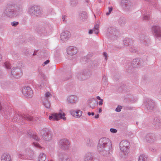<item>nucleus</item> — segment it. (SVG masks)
I'll return each instance as SVG.
<instances>
[{"label": "nucleus", "instance_id": "1", "mask_svg": "<svg viewBox=\"0 0 161 161\" xmlns=\"http://www.w3.org/2000/svg\"><path fill=\"white\" fill-rule=\"evenodd\" d=\"M97 150L101 155H108L112 151V143L110 140L106 137L100 138L97 144Z\"/></svg>", "mask_w": 161, "mask_h": 161}, {"label": "nucleus", "instance_id": "2", "mask_svg": "<svg viewBox=\"0 0 161 161\" xmlns=\"http://www.w3.org/2000/svg\"><path fill=\"white\" fill-rule=\"evenodd\" d=\"M22 7L17 8H6L5 9L3 14L7 17L12 19L19 17L22 14Z\"/></svg>", "mask_w": 161, "mask_h": 161}, {"label": "nucleus", "instance_id": "3", "mask_svg": "<svg viewBox=\"0 0 161 161\" xmlns=\"http://www.w3.org/2000/svg\"><path fill=\"white\" fill-rule=\"evenodd\" d=\"M3 66L7 69H9L10 76L16 78H19L22 75V72L20 68L15 67L10 69L11 67V64L8 62H6L4 63Z\"/></svg>", "mask_w": 161, "mask_h": 161}, {"label": "nucleus", "instance_id": "4", "mask_svg": "<svg viewBox=\"0 0 161 161\" xmlns=\"http://www.w3.org/2000/svg\"><path fill=\"white\" fill-rule=\"evenodd\" d=\"M41 136L42 139L46 142H49L52 140V134L48 128L42 129L41 131Z\"/></svg>", "mask_w": 161, "mask_h": 161}, {"label": "nucleus", "instance_id": "5", "mask_svg": "<svg viewBox=\"0 0 161 161\" xmlns=\"http://www.w3.org/2000/svg\"><path fill=\"white\" fill-rule=\"evenodd\" d=\"M28 13L31 16H38L42 13V11L39 7L34 5L29 7L28 10Z\"/></svg>", "mask_w": 161, "mask_h": 161}, {"label": "nucleus", "instance_id": "6", "mask_svg": "<svg viewBox=\"0 0 161 161\" xmlns=\"http://www.w3.org/2000/svg\"><path fill=\"white\" fill-rule=\"evenodd\" d=\"M130 146V143L125 140L122 141L119 144V147L121 151L125 155H126L128 153L129 149Z\"/></svg>", "mask_w": 161, "mask_h": 161}, {"label": "nucleus", "instance_id": "7", "mask_svg": "<svg viewBox=\"0 0 161 161\" xmlns=\"http://www.w3.org/2000/svg\"><path fill=\"white\" fill-rule=\"evenodd\" d=\"M58 144L59 147L63 150H68L70 147V142L68 139L65 138L60 140Z\"/></svg>", "mask_w": 161, "mask_h": 161}, {"label": "nucleus", "instance_id": "8", "mask_svg": "<svg viewBox=\"0 0 161 161\" xmlns=\"http://www.w3.org/2000/svg\"><path fill=\"white\" fill-rule=\"evenodd\" d=\"M120 5L124 10L128 11L132 9L133 3L130 0H121Z\"/></svg>", "mask_w": 161, "mask_h": 161}, {"label": "nucleus", "instance_id": "9", "mask_svg": "<svg viewBox=\"0 0 161 161\" xmlns=\"http://www.w3.org/2000/svg\"><path fill=\"white\" fill-rule=\"evenodd\" d=\"M34 152L33 150L27 148L25 150L24 153L23 154L19 153L18 155L19 158L22 159H25L28 156L30 157L31 158L33 159L34 158Z\"/></svg>", "mask_w": 161, "mask_h": 161}, {"label": "nucleus", "instance_id": "10", "mask_svg": "<svg viewBox=\"0 0 161 161\" xmlns=\"http://www.w3.org/2000/svg\"><path fill=\"white\" fill-rule=\"evenodd\" d=\"M152 30L156 39L161 40V27L159 25H153Z\"/></svg>", "mask_w": 161, "mask_h": 161}, {"label": "nucleus", "instance_id": "11", "mask_svg": "<svg viewBox=\"0 0 161 161\" xmlns=\"http://www.w3.org/2000/svg\"><path fill=\"white\" fill-rule=\"evenodd\" d=\"M65 114L63 112L54 114L50 116L49 119L50 120L53 119V120H58L60 119H63L64 120L66 119L65 116Z\"/></svg>", "mask_w": 161, "mask_h": 161}, {"label": "nucleus", "instance_id": "12", "mask_svg": "<svg viewBox=\"0 0 161 161\" xmlns=\"http://www.w3.org/2000/svg\"><path fill=\"white\" fill-rule=\"evenodd\" d=\"M22 93L25 96L28 97H31L33 95V91L29 86L23 87L22 89Z\"/></svg>", "mask_w": 161, "mask_h": 161}, {"label": "nucleus", "instance_id": "13", "mask_svg": "<svg viewBox=\"0 0 161 161\" xmlns=\"http://www.w3.org/2000/svg\"><path fill=\"white\" fill-rule=\"evenodd\" d=\"M83 161H99V160L98 158L94 157L92 153L87 152L84 156Z\"/></svg>", "mask_w": 161, "mask_h": 161}, {"label": "nucleus", "instance_id": "14", "mask_svg": "<svg viewBox=\"0 0 161 161\" xmlns=\"http://www.w3.org/2000/svg\"><path fill=\"white\" fill-rule=\"evenodd\" d=\"M25 119L29 120H33V118L31 116H25L22 115H19V114H16L14 116V117L13 118L14 121V122H17L20 120V121H22L23 120Z\"/></svg>", "mask_w": 161, "mask_h": 161}, {"label": "nucleus", "instance_id": "15", "mask_svg": "<svg viewBox=\"0 0 161 161\" xmlns=\"http://www.w3.org/2000/svg\"><path fill=\"white\" fill-rule=\"evenodd\" d=\"M58 161H70V158L64 152H59L58 154Z\"/></svg>", "mask_w": 161, "mask_h": 161}, {"label": "nucleus", "instance_id": "16", "mask_svg": "<svg viewBox=\"0 0 161 161\" xmlns=\"http://www.w3.org/2000/svg\"><path fill=\"white\" fill-rule=\"evenodd\" d=\"M70 36V33L69 31L62 32L60 35V39L64 42H66Z\"/></svg>", "mask_w": 161, "mask_h": 161}, {"label": "nucleus", "instance_id": "17", "mask_svg": "<svg viewBox=\"0 0 161 161\" xmlns=\"http://www.w3.org/2000/svg\"><path fill=\"white\" fill-rule=\"evenodd\" d=\"M153 127L156 129L161 128V119L159 118L156 117L153 120Z\"/></svg>", "mask_w": 161, "mask_h": 161}, {"label": "nucleus", "instance_id": "18", "mask_svg": "<svg viewBox=\"0 0 161 161\" xmlns=\"http://www.w3.org/2000/svg\"><path fill=\"white\" fill-rule=\"evenodd\" d=\"M78 50L76 47L73 46H70L67 48V52L68 55L72 56L75 54Z\"/></svg>", "mask_w": 161, "mask_h": 161}, {"label": "nucleus", "instance_id": "19", "mask_svg": "<svg viewBox=\"0 0 161 161\" xmlns=\"http://www.w3.org/2000/svg\"><path fill=\"white\" fill-rule=\"evenodd\" d=\"M116 29L114 28L110 27L109 28L107 31V36L109 38H111L116 34Z\"/></svg>", "mask_w": 161, "mask_h": 161}, {"label": "nucleus", "instance_id": "20", "mask_svg": "<svg viewBox=\"0 0 161 161\" xmlns=\"http://www.w3.org/2000/svg\"><path fill=\"white\" fill-rule=\"evenodd\" d=\"M156 136L153 133H149L147 135L146 137V141L149 142H153L155 140Z\"/></svg>", "mask_w": 161, "mask_h": 161}, {"label": "nucleus", "instance_id": "21", "mask_svg": "<svg viewBox=\"0 0 161 161\" xmlns=\"http://www.w3.org/2000/svg\"><path fill=\"white\" fill-rule=\"evenodd\" d=\"M70 113L71 115L75 117L79 118L82 115V112L80 110L75 111L72 110L70 111Z\"/></svg>", "mask_w": 161, "mask_h": 161}, {"label": "nucleus", "instance_id": "22", "mask_svg": "<svg viewBox=\"0 0 161 161\" xmlns=\"http://www.w3.org/2000/svg\"><path fill=\"white\" fill-rule=\"evenodd\" d=\"M147 104L146 107L148 110H152L154 108L155 106V102L153 100L151 99H147Z\"/></svg>", "mask_w": 161, "mask_h": 161}, {"label": "nucleus", "instance_id": "23", "mask_svg": "<svg viewBox=\"0 0 161 161\" xmlns=\"http://www.w3.org/2000/svg\"><path fill=\"white\" fill-rule=\"evenodd\" d=\"M140 39L142 43L144 45H146L150 42V40L149 38L144 35H141L140 36Z\"/></svg>", "mask_w": 161, "mask_h": 161}, {"label": "nucleus", "instance_id": "24", "mask_svg": "<svg viewBox=\"0 0 161 161\" xmlns=\"http://www.w3.org/2000/svg\"><path fill=\"white\" fill-rule=\"evenodd\" d=\"M67 101L70 103H75L77 100V97L75 95H71L67 97Z\"/></svg>", "mask_w": 161, "mask_h": 161}, {"label": "nucleus", "instance_id": "25", "mask_svg": "<svg viewBox=\"0 0 161 161\" xmlns=\"http://www.w3.org/2000/svg\"><path fill=\"white\" fill-rule=\"evenodd\" d=\"M1 161H11V158L10 155L8 154H3L1 157Z\"/></svg>", "mask_w": 161, "mask_h": 161}, {"label": "nucleus", "instance_id": "26", "mask_svg": "<svg viewBox=\"0 0 161 161\" xmlns=\"http://www.w3.org/2000/svg\"><path fill=\"white\" fill-rule=\"evenodd\" d=\"M10 82L9 81H2L1 83V86L3 89H6L11 86Z\"/></svg>", "mask_w": 161, "mask_h": 161}, {"label": "nucleus", "instance_id": "27", "mask_svg": "<svg viewBox=\"0 0 161 161\" xmlns=\"http://www.w3.org/2000/svg\"><path fill=\"white\" fill-rule=\"evenodd\" d=\"M99 25L98 24H96L94 26L92 29L90 30L89 31L88 33L89 34H91L93 32L95 33V34H97L98 33V28Z\"/></svg>", "mask_w": 161, "mask_h": 161}, {"label": "nucleus", "instance_id": "28", "mask_svg": "<svg viewBox=\"0 0 161 161\" xmlns=\"http://www.w3.org/2000/svg\"><path fill=\"white\" fill-rule=\"evenodd\" d=\"M79 17L81 20L84 21L87 18V13L85 11L81 12L79 14Z\"/></svg>", "mask_w": 161, "mask_h": 161}, {"label": "nucleus", "instance_id": "29", "mask_svg": "<svg viewBox=\"0 0 161 161\" xmlns=\"http://www.w3.org/2000/svg\"><path fill=\"white\" fill-rule=\"evenodd\" d=\"M96 102L94 98H92L89 99L88 101V104L90 108L92 109L94 108L96 105Z\"/></svg>", "mask_w": 161, "mask_h": 161}, {"label": "nucleus", "instance_id": "30", "mask_svg": "<svg viewBox=\"0 0 161 161\" xmlns=\"http://www.w3.org/2000/svg\"><path fill=\"white\" fill-rule=\"evenodd\" d=\"M43 105L47 108H49L50 107V103L49 100L42 99Z\"/></svg>", "mask_w": 161, "mask_h": 161}, {"label": "nucleus", "instance_id": "31", "mask_svg": "<svg viewBox=\"0 0 161 161\" xmlns=\"http://www.w3.org/2000/svg\"><path fill=\"white\" fill-rule=\"evenodd\" d=\"M43 105L47 108H49L50 107V103L49 100L42 99Z\"/></svg>", "mask_w": 161, "mask_h": 161}, {"label": "nucleus", "instance_id": "32", "mask_svg": "<svg viewBox=\"0 0 161 161\" xmlns=\"http://www.w3.org/2000/svg\"><path fill=\"white\" fill-rule=\"evenodd\" d=\"M133 42L131 39L125 38L123 41V43L125 46H128V45H130Z\"/></svg>", "mask_w": 161, "mask_h": 161}, {"label": "nucleus", "instance_id": "33", "mask_svg": "<svg viewBox=\"0 0 161 161\" xmlns=\"http://www.w3.org/2000/svg\"><path fill=\"white\" fill-rule=\"evenodd\" d=\"M27 133L29 136L31 137L33 139L35 140L36 141H39V140H40V139L37 136L33 134H32V131L29 130L27 132Z\"/></svg>", "mask_w": 161, "mask_h": 161}, {"label": "nucleus", "instance_id": "34", "mask_svg": "<svg viewBox=\"0 0 161 161\" xmlns=\"http://www.w3.org/2000/svg\"><path fill=\"white\" fill-rule=\"evenodd\" d=\"M141 61L138 58L134 59L132 62V64L134 65V67H137V66L140 65Z\"/></svg>", "mask_w": 161, "mask_h": 161}, {"label": "nucleus", "instance_id": "35", "mask_svg": "<svg viewBox=\"0 0 161 161\" xmlns=\"http://www.w3.org/2000/svg\"><path fill=\"white\" fill-rule=\"evenodd\" d=\"M76 76L80 80H84L86 78L85 74L82 72L77 73Z\"/></svg>", "mask_w": 161, "mask_h": 161}, {"label": "nucleus", "instance_id": "36", "mask_svg": "<svg viewBox=\"0 0 161 161\" xmlns=\"http://www.w3.org/2000/svg\"><path fill=\"white\" fill-rule=\"evenodd\" d=\"M38 78L41 80H42L46 78V76L44 74L42 71H39L37 76Z\"/></svg>", "mask_w": 161, "mask_h": 161}, {"label": "nucleus", "instance_id": "37", "mask_svg": "<svg viewBox=\"0 0 161 161\" xmlns=\"http://www.w3.org/2000/svg\"><path fill=\"white\" fill-rule=\"evenodd\" d=\"M51 97V94L49 92H47L45 94L44 96L42 97V99L49 100Z\"/></svg>", "mask_w": 161, "mask_h": 161}, {"label": "nucleus", "instance_id": "38", "mask_svg": "<svg viewBox=\"0 0 161 161\" xmlns=\"http://www.w3.org/2000/svg\"><path fill=\"white\" fill-rule=\"evenodd\" d=\"M138 161H147V158L144 155H141L139 157Z\"/></svg>", "mask_w": 161, "mask_h": 161}, {"label": "nucleus", "instance_id": "39", "mask_svg": "<svg viewBox=\"0 0 161 161\" xmlns=\"http://www.w3.org/2000/svg\"><path fill=\"white\" fill-rule=\"evenodd\" d=\"M125 22V19L124 18H120L119 20V23L121 25H124Z\"/></svg>", "mask_w": 161, "mask_h": 161}, {"label": "nucleus", "instance_id": "40", "mask_svg": "<svg viewBox=\"0 0 161 161\" xmlns=\"http://www.w3.org/2000/svg\"><path fill=\"white\" fill-rule=\"evenodd\" d=\"M130 51L132 53H135L138 51V49L135 47L131 46L130 48Z\"/></svg>", "mask_w": 161, "mask_h": 161}, {"label": "nucleus", "instance_id": "41", "mask_svg": "<svg viewBox=\"0 0 161 161\" xmlns=\"http://www.w3.org/2000/svg\"><path fill=\"white\" fill-rule=\"evenodd\" d=\"M150 18L149 14L147 12H145L143 14V18L144 20H148Z\"/></svg>", "mask_w": 161, "mask_h": 161}, {"label": "nucleus", "instance_id": "42", "mask_svg": "<svg viewBox=\"0 0 161 161\" xmlns=\"http://www.w3.org/2000/svg\"><path fill=\"white\" fill-rule=\"evenodd\" d=\"M108 11L106 13V15H109L111 13L113 9V8L112 7H108Z\"/></svg>", "mask_w": 161, "mask_h": 161}, {"label": "nucleus", "instance_id": "43", "mask_svg": "<svg viewBox=\"0 0 161 161\" xmlns=\"http://www.w3.org/2000/svg\"><path fill=\"white\" fill-rule=\"evenodd\" d=\"M19 24V22L17 21H13L11 23V25L12 26L14 27H16Z\"/></svg>", "mask_w": 161, "mask_h": 161}, {"label": "nucleus", "instance_id": "44", "mask_svg": "<svg viewBox=\"0 0 161 161\" xmlns=\"http://www.w3.org/2000/svg\"><path fill=\"white\" fill-rule=\"evenodd\" d=\"M102 80L103 84L104 85H107L106 77L105 76H104Z\"/></svg>", "mask_w": 161, "mask_h": 161}, {"label": "nucleus", "instance_id": "45", "mask_svg": "<svg viewBox=\"0 0 161 161\" xmlns=\"http://www.w3.org/2000/svg\"><path fill=\"white\" fill-rule=\"evenodd\" d=\"M33 145L36 147L41 148V146L38 143L36 142H34L33 143Z\"/></svg>", "mask_w": 161, "mask_h": 161}, {"label": "nucleus", "instance_id": "46", "mask_svg": "<svg viewBox=\"0 0 161 161\" xmlns=\"http://www.w3.org/2000/svg\"><path fill=\"white\" fill-rule=\"evenodd\" d=\"M122 107L120 106H118L116 108L115 111L117 112H119L121 111Z\"/></svg>", "mask_w": 161, "mask_h": 161}, {"label": "nucleus", "instance_id": "47", "mask_svg": "<svg viewBox=\"0 0 161 161\" xmlns=\"http://www.w3.org/2000/svg\"><path fill=\"white\" fill-rule=\"evenodd\" d=\"M70 4L72 6H74L77 4L75 0L71 1L70 2Z\"/></svg>", "mask_w": 161, "mask_h": 161}, {"label": "nucleus", "instance_id": "48", "mask_svg": "<svg viewBox=\"0 0 161 161\" xmlns=\"http://www.w3.org/2000/svg\"><path fill=\"white\" fill-rule=\"evenodd\" d=\"M76 161H81L82 158L80 157L76 156L75 157Z\"/></svg>", "mask_w": 161, "mask_h": 161}, {"label": "nucleus", "instance_id": "49", "mask_svg": "<svg viewBox=\"0 0 161 161\" xmlns=\"http://www.w3.org/2000/svg\"><path fill=\"white\" fill-rule=\"evenodd\" d=\"M110 131L113 133H116L117 132V130L115 129L114 128H111L110 130Z\"/></svg>", "mask_w": 161, "mask_h": 161}, {"label": "nucleus", "instance_id": "50", "mask_svg": "<svg viewBox=\"0 0 161 161\" xmlns=\"http://www.w3.org/2000/svg\"><path fill=\"white\" fill-rule=\"evenodd\" d=\"M49 62V60H46V61L44 62L43 64H42V65L43 66H44L45 65L48 64Z\"/></svg>", "mask_w": 161, "mask_h": 161}, {"label": "nucleus", "instance_id": "51", "mask_svg": "<svg viewBox=\"0 0 161 161\" xmlns=\"http://www.w3.org/2000/svg\"><path fill=\"white\" fill-rule=\"evenodd\" d=\"M66 17V16L65 15H63L62 16V20L64 22H65V19Z\"/></svg>", "mask_w": 161, "mask_h": 161}, {"label": "nucleus", "instance_id": "52", "mask_svg": "<svg viewBox=\"0 0 161 161\" xmlns=\"http://www.w3.org/2000/svg\"><path fill=\"white\" fill-rule=\"evenodd\" d=\"M92 140L90 139H88L87 140V142L88 144H89V142H90L91 143H92Z\"/></svg>", "mask_w": 161, "mask_h": 161}, {"label": "nucleus", "instance_id": "53", "mask_svg": "<svg viewBox=\"0 0 161 161\" xmlns=\"http://www.w3.org/2000/svg\"><path fill=\"white\" fill-rule=\"evenodd\" d=\"M88 114V115H89V116H90L91 115H92V116H93L95 114H94V112H92V113H91L90 112H88L87 113Z\"/></svg>", "mask_w": 161, "mask_h": 161}, {"label": "nucleus", "instance_id": "54", "mask_svg": "<svg viewBox=\"0 0 161 161\" xmlns=\"http://www.w3.org/2000/svg\"><path fill=\"white\" fill-rule=\"evenodd\" d=\"M103 100L102 99L100 100V101H99L98 103V104L99 105H101L103 104Z\"/></svg>", "mask_w": 161, "mask_h": 161}, {"label": "nucleus", "instance_id": "55", "mask_svg": "<svg viewBox=\"0 0 161 161\" xmlns=\"http://www.w3.org/2000/svg\"><path fill=\"white\" fill-rule=\"evenodd\" d=\"M103 55L105 56V59H106L108 57V55L107 53L104 52L103 53Z\"/></svg>", "mask_w": 161, "mask_h": 161}, {"label": "nucleus", "instance_id": "56", "mask_svg": "<svg viewBox=\"0 0 161 161\" xmlns=\"http://www.w3.org/2000/svg\"><path fill=\"white\" fill-rule=\"evenodd\" d=\"M99 117V115L98 114H97L95 115V119L98 118Z\"/></svg>", "mask_w": 161, "mask_h": 161}, {"label": "nucleus", "instance_id": "57", "mask_svg": "<svg viewBox=\"0 0 161 161\" xmlns=\"http://www.w3.org/2000/svg\"><path fill=\"white\" fill-rule=\"evenodd\" d=\"M96 98L98 99V100H101V99H101V98L100 97H99V96H97L96 97Z\"/></svg>", "mask_w": 161, "mask_h": 161}, {"label": "nucleus", "instance_id": "58", "mask_svg": "<svg viewBox=\"0 0 161 161\" xmlns=\"http://www.w3.org/2000/svg\"><path fill=\"white\" fill-rule=\"evenodd\" d=\"M102 108H100L99 109V113H101L102 112Z\"/></svg>", "mask_w": 161, "mask_h": 161}, {"label": "nucleus", "instance_id": "59", "mask_svg": "<svg viewBox=\"0 0 161 161\" xmlns=\"http://www.w3.org/2000/svg\"><path fill=\"white\" fill-rule=\"evenodd\" d=\"M37 52V51L36 50V51H35L33 55H36V52Z\"/></svg>", "mask_w": 161, "mask_h": 161}, {"label": "nucleus", "instance_id": "60", "mask_svg": "<svg viewBox=\"0 0 161 161\" xmlns=\"http://www.w3.org/2000/svg\"><path fill=\"white\" fill-rule=\"evenodd\" d=\"M2 56L1 54L0 53V61H1L2 60Z\"/></svg>", "mask_w": 161, "mask_h": 161}, {"label": "nucleus", "instance_id": "61", "mask_svg": "<svg viewBox=\"0 0 161 161\" xmlns=\"http://www.w3.org/2000/svg\"><path fill=\"white\" fill-rule=\"evenodd\" d=\"M2 75V72L0 70V76H1Z\"/></svg>", "mask_w": 161, "mask_h": 161}, {"label": "nucleus", "instance_id": "62", "mask_svg": "<svg viewBox=\"0 0 161 161\" xmlns=\"http://www.w3.org/2000/svg\"><path fill=\"white\" fill-rule=\"evenodd\" d=\"M159 93L160 95H161V90L160 92H159Z\"/></svg>", "mask_w": 161, "mask_h": 161}, {"label": "nucleus", "instance_id": "63", "mask_svg": "<svg viewBox=\"0 0 161 161\" xmlns=\"http://www.w3.org/2000/svg\"><path fill=\"white\" fill-rule=\"evenodd\" d=\"M160 161H161V156L160 157Z\"/></svg>", "mask_w": 161, "mask_h": 161}, {"label": "nucleus", "instance_id": "64", "mask_svg": "<svg viewBox=\"0 0 161 161\" xmlns=\"http://www.w3.org/2000/svg\"><path fill=\"white\" fill-rule=\"evenodd\" d=\"M142 14H143L144 13L143 11H142Z\"/></svg>", "mask_w": 161, "mask_h": 161}]
</instances>
